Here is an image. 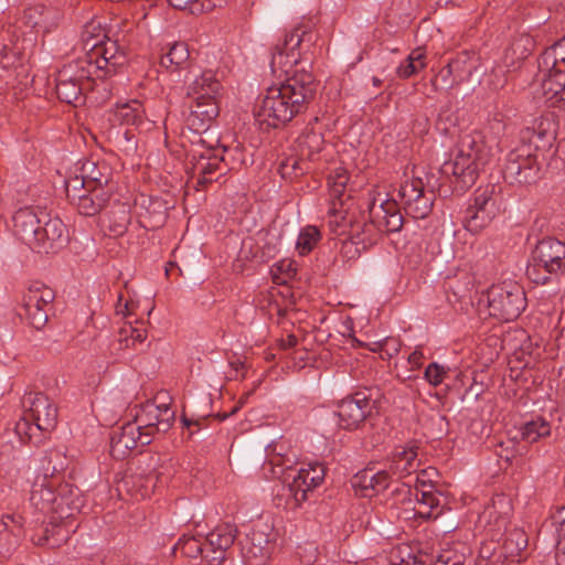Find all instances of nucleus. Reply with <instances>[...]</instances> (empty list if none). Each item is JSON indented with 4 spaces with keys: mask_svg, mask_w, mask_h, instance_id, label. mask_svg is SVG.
<instances>
[{
    "mask_svg": "<svg viewBox=\"0 0 565 565\" xmlns=\"http://www.w3.org/2000/svg\"><path fill=\"white\" fill-rule=\"evenodd\" d=\"M317 34L305 26H297L286 34L273 52L270 66L274 73L285 75V82L267 89L256 111L259 124L278 127L303 113L317 93V83L308 67L311 66Z\"/></svg>",
    "mask_w": 565,
    "mask_h": 565,
    "instance_id": "f257e3e1",
    "label": "nucleus"
},
{
    "mask_svg": "<svg viewBox=\"0 0 565 565\" xmlns=\"http://www.w3.org/2000/svg\"><path fill=\"white\" fill-rule=\"evenodd\" d=\"M31 504L43 513H56L41 535H33L36 545L56 547L67 540L68 530L56 524V520L70 518L74 511H79L83 500L78 488L63 483L58 476H38L30 493Z\"/></svg>",
    "mask_w": 565,
    "mask_h": 565,
    "instance_id": "f03ea898",
    "label": "nucleus"
},
{
    "mask_svg": "<svg viewBox=\"0 0 565 565\" xmlns=\"http://www.w3.org/2000/svg\"><path fill=\"white\" fill-rule=\"evenodd\" d=\"M492 157V148L480 132L475 131L460 139L455 158L444 162L440 171L445 177L454 178L456 186L465 190L476 182L479 171Z\"/></svg>",
    "mask_w": 565,
    "mask_h": 565,
    "instance_id": "7ed1b4c3",
    "label": "nucleus"
},
{
    "mask_svg": "<svg viewBox=\"0 0 565 565\" xmlns=\"http://www.w3.org/2000/svg\"><path fill=\"white\" fill-rule=\"evenodd\" d=\"M222 84L213 71H203L188 86V95L193 99L186 118L189 127L195 131H205L218 116V99L222 96Z\"/></svg>",
    "mask_w": 565,
    "mask_h": 565,
    "instance_id": "20e7f679",
    "label": "nucleus"
},
{
    "mask_svg": "<svg viewBox=\"0 0 565 565\" xmlns=\"http://www.w3.org/2000/svg\"><path fill=\"white\" fill-rule=\"evenodd\" d=\"M564 259L565 245L552 237L543 238L532 252L526 275L534 284L545 285L563 269Z\"/></svg>",
    "mask_w": 565,
    "mask_h": 565,
    "instance_id": "39448f33",
    "label": "nucleus"
},
{
    "mask_svg": "<svg viewBox=\"0 0 565 565\" xmlns=\"http://www.w3.org/2000/svg\"><path fill=\"white\" fill-rule=\"evenodd\" d=\"M326 469L323 465L315 462L300 468L291 477V481L282 483L276 494L277 507L294 510L301 505L308 498V493L321 484L324 479Z\"/></svg>",
    "mask_w": 565,
    "mask_h": 565,
    "instance_id": "423d86ee",
    "label": "nucleus"
},
{
    "mask_svg": "<svg viewBox=\"0 0 565 565\" xmlns=\"http://www.w3.org/2000/svg\"><path fill=\"white\" fill-rule=\"evenodd\" d=\"M502 206V188L490 183L476 190L473 203L467 209L463 225L467 231L478 234L488 227Z\"/></svg>",
    "mask_w": 565,
    "mask_h": 565,
    "instance_id": "0eeeda50",
    "label": "nucleus"
},
{
    "mask_svg": "<svg viewBox=\"0 0 565 565\" xmlns=\"http://www.w3.org/2000/svg\"><path fill=\"white\" fill-rule=\"evenodd\" d=\"M25 413L17 424V431L32 437L34 430L49 431L57 420V409L52 401L43 393H30L23 399Z\"/></svg>",
    "mask_w": 565,
    "mask_h": 565,
    "instance_id": "6e6552de",
    "label": "nucleus"
},
{
    "mask_svg": "<svg viewBox=\"0 0 565 565\" xmlns=\"http://www.w3.org/2000/svg\"><path fill=\"white\" fill-rule=\"evenodd\" d=\"M487 298L490 316L500 320H514L525 308V294L521 286L513 281L491 286Z\"/></svg>",
    "mask_w": 565,
    "mask_h": 565,
    "instance_id": "1a4fd4ad",
    "label": "nucleus"
},
{
    "mask_svg": "<svg viewBox=\"0 0 565 565\" xmlns=\"http://www.w3.org/2000/svg\"><path fill=\"white\" fill-rule=\"evenodd\" d=\"M94 78L110 76L126 63V55L109 36L92 51L77 58Z\"/></svg>",
    "mask_w": 565,
    "mask_h": 565,
    "instance_id": "9d476101",
    "label": "nucleus"
},
{
    "mask_svg": "<svg viewBox=\"0 0 565 565\" xmlns=\"http://www.w3.org/2000/svg\"><path fill=\"white\" fill-rule=\"evenodd\" d=\"M323 145L321 132L305 131L296 141L297 156H290L280 162L281 177L292 178L303 174L308 170L306 162L318 159Z\"/></svg>",
    "mask_w": 565,
    "mask_h": 565,
    "instance_id": "9b49d317",
    "label": "nucleus"
},
{
    "mask_svg": "<svg viewBox=\"0 0 565 565\" xmlns=\"http://www.w3.org/2000/svg\"><path fill=\"white\" fill-rule=\"evenodd\" d=\"M90 79L95 78L77 58L65 64L57 72L55 79L57 97L67 104H76L81 100L83 92L89 86Z\"/></svg>",
    "mask_w": 565,
    "mask_h": 565,
    "instance_id": "f8f14e48",
    "label": "nucleus"
},
{
    "mask_svg": "<svg viewBox=\"0 0 565 565\" xmlns=\"http://www.w3.org/2000/svg\"><path fill=\"white\" fill-rule=\"evenodd\" d=\"M36 36L24 35L20 39L18 29L13 25L2 28L0 31V64L3 68L22 64L34 49Z\"/></svg>",
    "mask_w": 565,
    "mask_h": 565,
    "instance_id": "ddd939ff",
    "label": "nucleus"
},
{
    "mask_svg": "<svg viewBox=\"0 0 565 565\" xmlns=\"http://www.w3.org/2000/svg\"><path fill=\"white\" fill-rule=\"evenodd\" d=\"M55 298L52 288L40 281L32 282L23 295L25 319L34 329H42L47 322V309Z\"/></svg>",
    "mask_w": 565,
    "mask_h": 565,
    "instance_id": "4468645a",
    "label": "nucleus"
},
{
    "mask_svg": "<svg viewBox=\"0 0 565 565\" xmlns=\"http://www.w3.org/2000/svg\"><path fill=\"white\" fill-rule=\"evenodd\" d=\"M433 193L427 194L420 178L406 179L398 189V198L406 214L420 220L429 215L433 209Z\"/></svg>",
    "mask_w": 565,
    "mask_h": 565,
    "instance_id": "2eb2a0df",
    "label": "nucleus"
},
{
    "mask_svg": "<svg viewBox=\"0 0 565 565\" xmlns=\"http://www.w3.org/2000/svg\"><path fill=\"white\" fill-rule=\"evenodd\" d=\"M370 224L363 225V233L367 234L369 243H373V232L393 233L403 226V216L395 200H386L380 204L375 202L370 206Z\"/></svg>",
    "mask_w": 565,
    "mask_h": 565,
    "instance_id": "dca6fc26",
    "label": "nucleus"
},
{
    "mask_svg": "<svg viewBox=\"0 0 565 565\" xmlns=\"http://www.w3.org/2000/svg\"><path fill=\"white\" fill-rule=\"evenodd\" d=\"M374 402L369 391H359L343 398L338 406L340 426L354 429L371 415Z\"/></svg>",
    "mask_w": 565,
    "mask_h": 565,
    "instance_id": "f3484780",
    "label": "nucleus"
},
{
    "mask_svg": "<svg viewBox=\"0 0 565 565\" xmlns=\"http://www.w3.org/2000/svg\"><path fill=\"white\" fill-rule=\"evenodd\" d=\"M168 393H159L153 401L143 403V438L164 433L171 426L174 413L168 404Z\"/></svg>",
    "mask_w": 565,
    "mask_h": 565,
    "instance_id": "a211bd4d",
    "label": "nucleus"
},
{
    "mask_svg": "<svg viewBox=\"0 0 565 565\" xmlns=\"http://www.w3.org/2000/svg\"><path fill=\"white\" fill-rule=\"evenodd\" d=\"M140 103L131 99L128 103L117 105L114 110L115 120L121 126H127L122 131V140L120 141L122 150L128 153H136L138 149L139 135V111Z\"/></svg>",
    "mask_w": 565,
    "mask_h": 565,
    "instance_id": "6ab92c4d",
    "label": "nucleus"
},
{
    "mask_svg": "<svg viewBox=\"0 0 565 565\" xmlns=\"http://www.w3.org/2000/svg\"><path fill=\"white\" fill-rule=\"evenodd\" d=\"M47 217V213L39 206H24L15 211L12 216L14 234L33 249L39 242L40 224Z\"/></svg>",
    "mask_w": 565,
    "mask_h": 565,
    "instance_id": "aec40b11",
    "label": "nucleus"
},
{
    "mask_svg": "<svg viewBox=\"0 0 565 565\" xmlns=\"http://www.w3.org/2000/svg\"><path fill=\"white\" fill-rule=\"evenodd\" d=\"M540 71L544 74L541 84V92L545 102L552 107L565 109V72L561 70L558 61L555 66L544 63V53L539 62Z\"/></svg>",
    "mask_w": 565,
    "mask_h": 565,
    "instance_id": "412c9836",
    "label": "nucleus"
},
{
    "mask_svg": "<svg viewBox=\"0 0 565 565\" xmlns=\"http://www.w3.org/2000/svg\"><path fill=\"white\" fill-rule=\"evenodd\" d=\"M68 241L66 226L58 217H47L40 224L39 242L34 243L33 250L38 253H54Z\"/></svg>",
    "mask_w": 565,
    "mask_h": 565,
    "instance_id": "4be33fe9",
    "label": "nucleus"
},
{
    "mask_svg": "<svg viewBox=\"0 0 565 565\" xmlns=\"http://www.w3.org/2000/svg\"><path fill=\"white\" fill-rule=\"evenodd\" d=\"M348 181L349 174L343 168H337L329 177L330 193L332 196V203L329 210V223L331 226L345 225L347 210L343 209V198L345 196Z\"/></svg>",
    "mask_w": 565,
    "mask_h": 565,
    "instance_id": "5701e85b",
    "label": "nucleus"
},
{
    "mask_svg": "<svg viewBox=\"0 0 565 565\" xmlns=\"http://www.w3.org/2000/svg\"><path fill=\"white\" fill-rule=\"evenodd\" d=\"M390 482V472L386 470H375L365 468L353 476L351 484L362 497H372L387 488Z\"/></svg>",
    "mask_w": 565,
    "mask_h": 565,
    "instance_id": "b1692460",
    "label": "nucleus"
},
{
    "mask_svg": "<svg viewBox=\"0 0 565 565\" xmlns=\"http://www.w3.org/2000/svg\"><path fill=\"white\" fill-rule=\"evenodd\" d=\"M227 169L228 163L224 154L209 157L201 154L192 166L193 175L196 177L199 185L217 181L218 177L225 174Z\"/></svg>",
    "mask_w": 565,
    "mask_h": 565,
    "instance_id": "393cba45",
    "label": "nucleus"
},
{
    "mask_svg": "<svg viewBox=\"0 0 565 565\" xmlns=\"http://www.w3.org/2000/svg\"><path fill=\"white\" fill-rule=\"evenodd\" d=\"M540 167L531 157L509 158L503 173L511 182L532 183L539 178Z\"/></svg>",
    "mask_w": 565,
    "mask_h": 565,
    "instance_id": "a878e982",
    "label": "nucleus"
},
{
    "mask_svg": "<svg viewBox=\"0 0 565 565\" xmlns=\"http://www.w3.org/2000/svg\"><path fill=\"white\" fill-rule=\"evenodd\" d=\"M141 438V426L137 423H127L121 433L111 439V452L116 457H124L128 451L138 447Z\"/></svg>",
    "mask_w": 565,
    "mask_h": 565,
    "instance_id": "bb28decb",
    "label": "nucleus"
},
{
    "mask_svg": "<svg viewBox=\"0 0 565 565\" xmlns=\"http://www.w3.org/2000/svg\"><path fill=\"white\" fill-rule=\"evenodd\" d=\"M418 466L417 447L409 446L395 451L390 469L393 475H396L398 478H404L415 472Z\"/></svg>",
    "mask_w": 565,
    "mask_h": 565,
    "instance_id": "cd10ccee",
    "label": "nucleus"
},
{
    "mask_svg": "<svg viewBox=\"0 0 565 565\" xmlns=\"http://www.w3.org/2000/svg\"><path fill=\"white\" fill-rule=\"evenodd\" d=\"M21 23L34 31V34L49 32L54 25L52 12L41 4L29 7L24 10Z\"/></svg>",
    "mask_w": 565,
    "mask_h": 565,
    "instance_id": "c85d7f7f",
    "label": "nucleus"
},
{
    "mask_svg": "<svg viewBox=\"0 0 565 565\" xmlns=\"http://www.w3.org/2000/svg\"><path fill=\"white\" fill-rule=\"evenodd\" d=\"M109 193L105 189L90 188L76 198L73 203L83 215L92 216L97 214L108 202Z\"/></svg>",
    "mask_w": 565,
    "mask_h": 565,
    "instance_id": "c756f323",
    "label": "nucleus"
},
{
    "mask_svg": "<svg viewBox=\"0 0 565 565\" xmlns=\"http://www.w3.org/2000/svg\"><path fill=\"white\" fill-rule=\"evenodd\" d=\"M21 529L15 521L8 516L0 522V558L8 557L17 548Z\"/></svg>",
    "mask_w": 565,
    "mask_h": 565,
    "instance_id": "7c9ffc66",
    "label": "nucleus"
},
{
    "mask_svg": "<svg viewBox=\"0 0 565 565\" xmlns=\"http://www.w3.org/2000/svg\"><path fill=\"white\" fill-rule=\"evenodd\" d=\"M105 26L100 20L94 19L84 25L81 42L82 51L87 53L96 47L97 44L102 43L107 39Z\"/></svg>",
    "mask_w": 565,
    "mask_h": 565,
    "instance_id": "2f4dec72",
    "label": "nucleus"
},
{
    "mask_svg": "<svg viewBox=\"0 0 565 565\" xmlns=\"http://www.w3.org/2000/svg\"><path fill=\"white\" fill-rule=\"evenodd\" d=\"M426 51L424 47L414 49L396 70L401 78H409L426 67Z\"/></svg>",
    "mask_w": 565,
    "mask_h": 565,
    "instance_id": "473e14b6",
    "label": "nucleus"
},
{
    "mask_svg": "<svg viewBox=\"0 0 565 565\" xmlns=\"http://www.w3.org/2000/svg\"><path fill=\"white\" fill-rule=\"evenodd\" d=\"M235 537L236 529L231 524H224L217 526L207 535L206 545H209L210 548L227 552V550L233 545Z\"/></svg>",
    "mask_w": 565,
    "mask_h": 565,
    "instance_id": "72a5a7b5",
    "label": "nucleus"
},
{
    "mask_svg": "<svg viewBox=\"0 0 565 565\" xmlns=\"http://www.w3.org/2000/svg\"><path fill=\"white\" fill-rule=\"evenodd\" d=\"M107 171L106 166H99L92 160L84 161L81 167V173L90 188L104 189L103 186L108 183Z\"/></svg>",
    "mask_w": 565,
    "mask_h": 565,
    "instance_id": "f704fd0d",
    "label": "nucleus"
},
{
    "mask_svg": "<svg viewBox=\"0 0 565 565\" xmlns=\"http://www.w3.org/2000/svg\"><path fill=\"white\" fill-rule=\"evenodd\" d=\"M190 58V51L188 44L184 42H175L169 51L161 56L160 64L166 68L173 67L174 70L183 66Z\"/></svg>",
    "mask_w": 565,
    "mask_h": 565,
    "instance_id": "c9c22d12",
    "label": "nucleus"
},
{
    "mask_svg": "<svg viewBox=\"0 0 565 565\" xmlns=\"http://www.w3.org/2000/svg\"><path fill=\"white\" fill-rule=\"evenodd\" d=\"M168 209V202L151 198L147 207L148 220L147 222L143 221V228L156 230L161 227L166 222Z\"/></svg>",
    "mask_w": 565,
    "mask_h": 565,
    "instance_id": "e433bc0d",
    "label": "nucleus"
},
{
    "mask_svg": "<svg viewBox=\"0 0 565 565\" xmlns=\"http://www.w3.org/2000/svg\"><path fill=\"white\" fill-rule=\"evenodd\" d=\"M471 289L472 282L468 277H466V281L462 284H449L447 300L455 308L458 306L459 309H463L465 306H468L471 302Z\"/></svg>",
    "mask_w": 565,
    "mask_h": 565,
    "instance_id": "4c0bfd02",
    "label": "nucleus"
},
{
    "mask_svg": "<svg viewBox=\"0 0 565 565\" xmlns=\"http://www.w3.org/2000/svg\"><path fill=\"white\" fill-rule=\"evenodd\" d=\"M321 239V233L318 227L308 225L301 228L299 232L296 250L300 256L308 255L313 250L319 241Z\"/></svg>",
    "mask_w": 565,
    "mask_h": 565,
    "instance_id": "58836bf2",
    "label": "nucleus"
},
{
    "mask_svg": "<svg viewBox=\"0 0 565 565\" xmlns=\"http://www.w3.org/2000/svg\"><path fill=\"white\" fill-rule=\"evenodd\" d=\"M449 65L459 85L471 79L473 72L478 68L477 60L470 58L467 55L451 60Z\"/></svg>",
    "mask_w": 565,
    "mask_h": 565,
    "instance_id": "ea45409f",
    "label": "nucleus"
},
{
    "mask_svg": "<svg viewBox=\"0 0 565 565\" xmlns=\"http://www.w3.org/2000/svg\"><path fill=\"white\" fill-rule=\"evenodd\" d=\"M418 504L417 513L424 518H430L433 510L440 505V495L436 490H418L415 493Z\"/></svg>",
    "mask_w": 565,
    "mask_h": 565,
    "instance_id": "a19ab883",
    "label": "nucleus"
},
{
    "mask_svg": "<svg viewBox=\"0 0 565 565\" xmlns=\"http://www.w3.org/2000/svg\"><path fill=\"white\" fill-rule=\"evenodd\" d=\"M551 424L542 417L527 422L522 430V436L529 443H535L542 437L548 436Z\"/></svg>",
    "mask_w": 565,
    "mask_h": 565,
    "instance_id": "79ce46f5",
    "label": "nucleus"
},
{
    "mask_svg": "<svg viewBox=\"0 0 565 565\" xmlns=\"http://www.w3.org/2000/svg\"><path fill=\"white\" fill-rule=\"evenodd\" d=\"M141 342V332L138 328V318L128 320L120 329L119 343L122 348L135 347Z\"/></svg>",
    "mask_w": 565,
    "mask_h": 565,
    "instance_id": "37998d69",
    "label": "nucleus"
},
{
    "mask_svg": "<svg viewBox=\"0 0 565 565\" xmlns=\"http://www.w3.org/2000/svg\"><path fill=\"white\" fill-rule=\"evenodd\" d=\"M169 3L175 9L188 10L192 14L210 11L215 6L211 0H169Z\"/></svg>",
    "mask_w": 565,
    "mask_h": 565,
    "instance_id": "c03bdc74",
    "label": "nucleus"
},
{
    "mask_svg": "<svg viewBox=\"0 0 565 565\" xmlns=\"http://www.w3.org/2000/svg\"><path fill=\"white\" fill-rule=\"evenodd\" d=\"M174 551H179L182 555L195 558L204 553L202 543L194 536L181 537L174 546Z\"/></svg>",
    "mask_w": 565,
    "mask_h": 565,
    "instance_id": "a18cd8bd",
    "label": "nucleus"
},
{
    "mask_svg": "<svg viewBox=\"0 0 565 565\" xmlns=\"http://www.w3.org/2000/svg\"><path fill=\"white\" fill-rule=\"evenodd\" d=\"M526 546L527 537L519 529H514L504 540V547L510 555H519Z\"/></svg>",
    "mask_w": 565,
    "mask_h": 565,
    "instance_id": "49530a36",
    "label": "nucleus"
},
{
    "mask_svg": "<svg viewBox=\"0 0 565 565\" xmlns=\"http://www.w3.org/2000/svg\"><path fill=\"white\" fill-rule=\"evenodd\" d=\"M90 189L83 175L71 177L65 180V191L71 203H75L76 198Z\"/></svg>",
    "mask_w": 565,
    "mask_h": 565,
    "instance_id": "de8ad7c7",
    "label": "nucleus"
},
{
    "mask_svg": "<svg viewBox=\"0 0 565 565\" xmlns=\"http://www.w3.org/2000/svg\"><path fill=\"white\" fill-rule=\"evenodd\" d=\"M431 85L435 90L451 89L452 87L459 85L449 63L438 72V74L431 81Z\"/></svg>",
    "mask_w": 565,
    "mask_h": 565,
    "instance_id": "09e8293b",
    "label": "nucleus"
},
{
    "mask_svg": "<svg viewBox=\"0 0 565 565\" xmlns=\"http://www.w3.org/2000/svg\"><path fill=\"white\" fill-rule=\"evenodd\" d=\"M438 477V472L435 468H427L420 470L415 477V491L418 490H435V481Z\"/></svg>",
    "mask_w": 565,
    "mask_h": 565,
    "instance_id": "8fccbe9b",
    "label": "nucleus"
},
{
    "mask_svg": "<svg viewBox=\"0 0 565 565\" xmlns=\"http://www.w3.org/2000/svg\"><path fill=\"white\" fill-rule=\"evenodd\" d=\"M425 379L434 386L439 385L446 375V370L444 366L437 363H430L425 370Z\"/></svg>",
    "mask_w": 565,
    "mask_h": 565,
    "instance_id": "3c124183",
    "label": "nucleus"
},
{
    "mask_svg": "<svg viewBox=\"0 0 565 565\" xmlns=\"http://www.w3.org/2000/svg\"><path fill=\"white\" fill-rule=\"evenodd\" d=\"M498 509L505 510L503 514H508V510L510 509V502L504 495H499L497 499L493 500L492 504L482 513L483 518L491 519L494 513H497Z\"/></svg>",
    "mask_w": 565,
    "mask_h": 565,
    "instance_id": "603ef678",
    "label": "nucleus"
},
{
    "mask_svg": "<svg viewBox=\"0 0 565 565\" xmlns=\"http://www.w3.org/2000/svg\"><path fill=\"white\" fill-rule=\"evenodd\" d=\"M203 556L206 558L209 565H222L225 561L226 552L210 548L209 545H206Z\"/></svg>",
    "mask_w": 565,
    "mask_h": 565,
    "instance_id": "864d4df0",
    "label": "nucleus"
},
{
    "mask_svg": "<svg viewBox=\"0 0 565 565\" xmlns=\"http://www.w3.org/2000/svg\"><path fill=\"white\" fill-rule=\"evenodd\" d=\"M276 270L284 275L281 281H285L287 278H291L296 275V265L291 260H282L276 266Z\"/></svg>",
    "mask_w": 565,
    "mask_h": 565,
    "instance_id": "5fc2aeb1",
    "label": "nucleus"
},
{
    "mask_svg": "<svg viewBox=\"0 0 565 565\" xmlns=\"http://www.w3.org/2000/svg\"><path fill=\"white\" fill-rule=\"evenodd\" d=\"M162 486V482L160 480V476L157 471H150L145 478H143V490H148V488H151L152 493L156 492V489L158 487Z\"/></svg>",
    "mask_w": 565,
    "mask_h": 565,
    "instance_id": "6e6d98bb",
    "label": "nucleus"
},
{
    "mask_svg": "<svg viewBox=\"0 0 565 565\" xmlns=\"http://www.w3.org/2000/svg\"><path fill=\"white\" fill-rule=\"evenodd\" d=\"M248 554H250L254 558H259L258 562H256V565L264 564L269 558V551L268 548H264L260 546L253 545L248 550Z\"/></svg>",
    "mask_w": 565,
    "mask_h": 565,
    "instance_id": "4d7b16f0",
    "label": "nucleus"
},
{
    "mask_svg": "<svg viewBox=\"0 0 565 565\" xmlns=\"http://www.w3.org/2000/svg\"><path fill=\"white\" fill-rule=\"evenodd\" d=\"M510 445H513L512 440H508L507 445H505V443H499L497 450H495L497 455L508 462L511 461V459L513 457V450H510V448H509Z\"/></svg>",
    "mask_w": 565,
    "mask_h": 565,
    "instance_id": "13d9d810",
    "label": "nucleus"
},
{
    "mask_svg": "<svg viewBox=\"0 0 565 565\" xmlns=\"http://www.w3.org/2000/svg\"><path fill=\"white\" fill-rule=\"evenodd\" d=\"M297 343H298L297 337L295 334H288L286 337V339L282 338L279 340L278 345L282 350H288V349L296 347Z\"/></svg>",
    "mask_w": 565,
    "mask_h": 565,
    "instance_id": "bf43d9fd",
    "label": "nucleus"
},
{
    "mask_svg": "<svg viewBox=\"0 0 565 565\" xmlns=\"http://www.w3.org/2000/svg\"><path fill=\"white\" fill-rule=\"evenodd\" d=\"M422 358H423L422 352L414 351L413 353L409 354L408 362L412 363L413 365L418 366V365H420Z\"/></svg>",
    "mask_w": 565,
    "mask_h": 565,
    "instance_id": "052dcab7",
    "label": "nucleus"
},
{
    "mask_svg": "<svg viewBox=\"0 0 565 565\" xmlns=\"http://www.w3.org/2000/svg\"><path fill=\"white\" fill-rule=\"evenodd\" d=\"M359 228H360L359 224L355 226H352L351 235H352V237H354L356 239L354 242L355 244H360V243L364 244L366 238L360 237L361 233H360Z\"/></svg>",
    "mask_w": 565,
    "mask_h": 565,
    "instance_id": "680f3d73",
    "label": "nucleus"
},
{
    "mask_svg": "<svg viewBox=\"0 0 565 565\" xmlns=\"http://www.w3.org/2000/svg\"><path fill=\"white\" fill-rule=\"evenodd\" d=\"M556 534L559 540H565V522H556Z\"/></svg>",
    "mask_w": 565,
    "mask_h": 565,
    "instance_id": "e2e57ef3",
    "label": "nucleus"
},
{
    "mask_svg": "<svg viewBox=\"0 0 565 565\" xmlns=\"http://www.w3.org/2000/svg\"><path fill=\"white\" fill-rule=\"evenodd\" d=\"M125 310H126V312H124V315L127 318H130L132 316V312H134V303H132V301L131 302H127L125 305Z\"/></svg>",
    "mask_w": 565,
    "mask_h": 565,
    "instance_id": "0e129e2a",
    "label": "nucleus"
},
{
    "mask_svg": "<svg viewBox=\"0 0 565 565\" xmlns=\"http://www.w3.org/2000/svg\"><path fill=\"white\" fill-rule=\"evenodd\" d=\"M114 232L115 235H120L124 233L125 231V224H118L116 225V227L114 230H111Z\"/></svg>",
    "mask_w": 565,
    "mask_h": 565,
    "instance_id": "69168bd1",
    "label": "nucleus"
},
{
    "mask_svg": "<svg viewBox=\"0 0 565 565\" xmlns=\"http://www.w3.org/2000/svg\"><path fill=\"white\" fill-rule=\"evenodd\" d=\"M556 522H565V508H563L556 516Z\"/></svg>",
    "mask_w": 565,
    "mask_h": 565,
    "instance_id": "338daca9",
    "label": "nucleus"
},
{
    "mask_svg": "<svg viewBox=\"0 0 565 565\" xmlns=\"http://www.w3.org/2000/svg\"><path fill=\"white\" fill-rule=\"evenodd\" d=\"M274 253H276V246H273V248L268 247L267 252H264V254L267 256H273Z\"/></svg>",
    "mask_w": 565,
    "mask_h": 565,
    "instance_id": "774afa93",
    "label": "nucleus"
}]
</instances>
